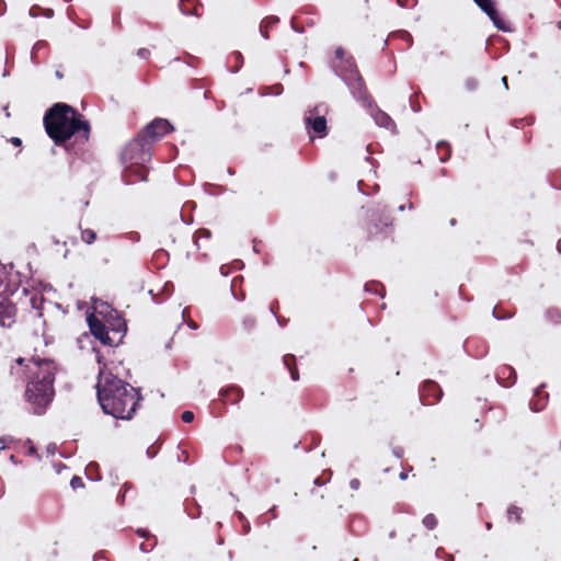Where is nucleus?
<instances>
[{
    "mask_svg": "<svg viewBox=\"0 0 561 561\" xmlns=\"http://www.w3.org/2000/svg\"><path fill=\"white\" fill-rule=\"evenodd\" d=\"M58 371L59 367L54 359L39 355H33L30 358L19 356L13 359L11 374H22L25 377L24 399L34 414H44L53 402Z\"/></svg>",
    "mask_w": 561,
    "mask_h": 561,
    "instance_id": "f257e3e1",
    "label": "nucleus"
},
{
    "mask_svg": "<svg viewBox=\"0 0 561 561\" xmlns=\"http://www.w3.org/2000/svg\"><path fill=\"white\" fill-rule=\"evenodd\" d=\"M96 396L104 413L122 420H130L141 400L137 389L115 376L105 365L99 370Z\"/></svg>",
    "mask_w": 561,
    "mask_h": 561,
    "instance_id": "f03ea898",
    "label": "nucleus"
},
{
    "mask_svg": "<svg viewBox=\"0 0 561 561\" xmlns=\"http://www.w3.org/2000/svg\"><path fill=\"white\" fill-rule=\"evenodd\" d=\"M44 127L55 145H65L77 135L87 141L90 137V124L75 107L66 103L54 104L44 115Z\"/></svg>",
    "mask_w": 561,
    "mask_h": 561,
    "instance_id": "7ed1b4c3",
    "label": "nucleus"
},
{
    "mask_svg": "<svg viewBox=\"0 0 561 561\" xmlns=\"http://www.w3.org/2000/svg\"><path fill=\"white\" fill-rule=\"evenodd\" d=\"M333 68L350 87L353 95L371 107L373 99L367 93L365 81L359 75L355 60L342 47H337L334 51Z\"/></svg>",
    "mask_w": 561,
    "mask_h": 561,
    "instance_id": "20e7f679",
    "label": "nucleus"
},
{
    "mask_svg": "<svg viewBox=\"0 0 561 561\" xmlns=\"http://www.w3.org/2000/svg\"><path fill=\"white\" fill-rule=\"evenodd\" d=\"M393 218L385 208L371 207L365 213L363 226L365 241H375L388 238Z\"/></svg>",
    "mask_w": 561,
    "mask_h": 561,
    "instance_id": "39448f33",
    "label": "nucleus"
},
{
    "mask_svg": "<svg viewBox=\"0 0 561 561\" xmlns=\"http://www.w3.org/2000/svg\"><path fill=\"white\" fill-rule=\"evenodd\" d=\"M152 146L138 134L122 151V160L124 163H146L151 158Z\"/></svg>",
    "mask_w": 561,
    "mask_h": 561,
    "instance_id": "423d86ee",
    "label": "nucleus"
},
{
    "mask_svg": "<svg viewBox=\"0 0 561 561\" xmlns=\"http://www.w3.org/2000/svg\"><path fill=\"white\" fill-rule=\"evenodd\" d=\"M329 113V105L319 103L309 111V115L305 117L307 129L312 130L319 137L328 135V126L325 115Z\"/></svg>",
    "mask_w": 561,
    "mask_h": 561,
    "instance_id": "0eeeda50",
    "label": "nucleus"
},
{
    "mask_svg": "<svg viewBox=\"0 0 561 561\" xmlns=\"http://www.w3.org/2000/svg\"><path fill=\"white\" fill-rule=\"evenodd\" d=\"M173 127L170 122L164 118H154L148 125H146L141 130L140 135L148 140V142L153 146L156 141L160 138L172 131Z\"/></svg>",
    "mask_w": 561,
    "mask_h": 561,
    "instance_id": "6e6552de",
    "label": "nucleus"
},
{
    "mask_svg": "<svg viewBox=\"0 0 561 561\" xmlns=\"http://www.w3.org/2000/svg\"><path fill=\"white\" fill-rule=\"evenodd\" d=\"M87 320L91 334L95 339H98L103 345H116L115 337H112V335H110L107 325L104 324L101 319H99L94 314H90Z\"/></svg>",
    "mask_w": 561,
    "mask_h": 561,
    "instance_id": "1a4fd4ad",
    "label": "nucleus"
},
{
    "mask_svg": "<svg viewBox=\"0 0 561 561\" xmlns=\"http://www.w3.org/2000/svg\"><path fill=\"white\" fill-rule=\"evenodd\" d=\"M24 299L23 304L30 306L31 317L33 319H41L43 317V307L46 301L44 295L39 290L23 289Z\"/></svg>",
    "mask_w": 561,
    "mask_h": 561,
    "instance_id": "9d476101",
    "label": "nucleus"
},
{
    "mask_svg": "<svg viewBox=\"0 0 561 561\" xmlns=\"http://www.w3.org/2000/svg\"><path fill=\"white\" fill-rule=\"evenodd\" d=\"M443 397V390L434 380H425L420 388V401L423 405H433Z\"/></svg>",
    "mask_w": 561,
    "mask_h": 561,
    "instance_id": "9b49d317",
    "label": "nucleus"
},
{
    "mask_svg": "<svg viewBox=\"0 0 561 561\" xmlns=\"http://www.w3.org/2000/svg\"><path fill=\"white\" fill-rule=\"evenodd\" d=\"M476 4L491 19L494 26L500 30L507 32L511 28L506 22L500 16L499 12L494 7L493 0H473Z\"/></svg>",
    "mask_w": 561,
    "mask_h": 561,
    "instance_id": "f8f14e48",
    "label": "nucleus"
},
{
    "mask_svg": "<svg viewBox=\"0 0 561 561\" xmlns=\"http://www.w3.org/2000/svg\"><path fill=\"white\" fill-rule=\"evenodd\" d=\"M16 307L7 297H0V325L11 328L15 323Z\"/></svg>",
    "mask_w": 561,
    "mask_h": 561,
    "instance_id": "ddd939ff",
    "label": "nucleus"
},
{
    "mask_svg": "<svg viewBox=\"0 0 561 561\" xmlns=\"http://www.w3.org/2000/svg\"><path fill=\"white\" fill-rule=\"evenodd\" d=\"M126 169L124 172L125 181L129 184L136 183L138 181H147L148 178V169L145 163H125Z\"/></svg>",
    "mask_w": 561,
    "mask_h": 561,
    "instance_id": "4468645a",
    "label": "nucleus"
},
{
    "mask_svg": "<svg viewBox=\"0 0 561 561\" xmlns=\"http://www.w3.org/2000/svg\"><path fill=\"white\" fill-rule=\"evenodd\" d=\"M243 396L242 388L237 385H229L219 390V400L222 404H238Z\"/></svg>",
    "mask_w": 561,
    "mask_h": 561,
    "instance_id": "2eb2a0df",
    "label": "nucleus"
},
{
    "mask_svg": "<svg viewBox=\"0 0 561 561\" xmlns=\"http://www.w3.org/2000/svg\"><path fill=\"white\" fill-rule=\"evenodd\" d=\"M370 115L373 116L375 123L379 127H383L392 133H396L397 125L394 121L386 112L375 106L374 108H371Z\"/></svg>",
    "mask_w": 561,
    "mask_h": 561,
    "instance_id": "dca6fc26",
    "label": "nucleus"
},
{
    "mask_svg": "<svg viewBox=\"0 0 561 561\" xmlns=\"http://www.w3.org/2000/svg\"><path fill=\"white\" fill-rule=\"evenodd\" d=\"M108 331L113 333L112 337H115L116 345L119 344L125 335L127 325L125 320L121 316H116L112 320H108Z\"/></svg>",
    "mask_w": 561,
    "mask_h": 561,
    "instance_id": "f3484780",
    "label": "nucleus"
},
{
    "mask_svg": "<svg viewBox=\"0 0 561 561\" xmlns=\"http://www.w3.org/2000/svg\"><path fill=\"white\" fill-rule=\"evenodd\" d=\"M179 8L184 15L188 16H201L203 12V5L198 0H180Z\"/></svg>",
    "mask_w": 561,
    "mask_h": 561,
    "instance_id": "a211bd4d",
    "label": "nucleus"
},
{
    "mask_svg": "<svg viewBox=\"0 0 561 561\" xmlns=\"http://www.w3.org/2000/svg\"><path fill=\"white\" fill-rule=\"evenodd\" d=\"M497 380L501 382L504 387H508L513 385L516 381V371L511 366H502L497 370Z\"/></svg>",
    "mask_w": 561,
    "mask_h": 561,
    "instance_id": "6ab92c4d",
    "label": "nucleus"
},
{
    "mask_svg": "<svg viewBox=\"0 0 561 561\" xmlns=\"http://www.w3.org/2000/svg\"><path fill=\"white\" fill-rule=\"evenodd\" d=\"M210 239H211V232H210V230H208L206 228H201V229L196 230V232L194 233V242L198 250L209 249Z\"/></svg>",
    "mask_w": 561,
    "mask_h": 561,
    "instance_id": "aec40b11",
    "label": "nucleus"
},
{
    "mask_svg": "<svg viewBox=\"0 0 561 561\" xmlns=\"http://www.w3.org/2000/svg\"><path fill=\"white\" fill-rule=\"evenodd\" d=\"M278 22H279V19L275 15L264 18L260 24L261 35L265 39H268L270 38V30L275 27Z\"/></svg>",
    "mask_w": 561,
    "mask_h": 561,
    "instance_id": "412c9836",
    "label": "nucleus"
},
{
    "mask_svg": "<svg viewBox=\"0 0 561 561\" xmlns=\"http://www.w3.org/2000/svg\"><path fill=\"white\" fill-rule=\"evenodd\" d=\"M283 362L284 365L289 370L291 379L294 381H297L299 379V371L296 364V356L293 354H286L283 357Z\"/></svg>",
    "mask_w": 561,
    "mask_h": 561,
    "instance_id": "4be33fe9",
    "label": "nucleus"
},
{
    "mask_svg": "<svg viewBox=\"0 0 561 561\" xmlns=\"http://www.w3.org/2000/svg\"><path fill=\"white\" fill-rule=\"evenodd\" d=\"M437 154L440 162H446L451 156V147L446 141H438L436 145Z\"/></svg>",
    "mask_w": 561,
    "mask_h": 561,
    "instance_id": "5701e85b",
    "label": "nucleus"
},
{
    "mask_svg": "<svg viewBox=\"0 0 561 561\" xmlns=\"http://www.w3.org/2000/svg\"><path fill=\"white\" fill-rule=\"evenodd\" d=\"M508 522L522 523L523 522V508L516 505H510L507 508Z\"/></svg>",
    "mask_w": 561,
    "mask_h": 561,
    "instance_id": "b1692460",
    "label": "nucleus"
},
{
    "mask_svg": "<svg viewBox=\"0 0 561 561\" xmlns=\"http://www.w3.org/2000/svg\"><path fill=\"white\" fill-rule=\"evenodd\" d=\"M365 290L371 293L374 295L383 297L385 296V287L379 282H368L365 285Z\"/></svg>",
    "mask_w": 561,
    "mask_h": 561,
    "instance_id": "393cba45",
    "label": "nucleus"
},
{
    "mask_svg": "<svg viewBox=\"0 0 561 561\" xmlns=\"http://www.w3.org/2000/svg\"><path fill=\"white\" fill-rule=\"evenodd\" d=\"M422 524L424 525V527L428 530H433L437 527L438 525V519L437 517L430 513L427 515H425L422 519Z\"/></svg>",
    "mask_w": 561,
    "mask_h": 561,
    "instance_id": "a878e982",
    "label": "nucleus"
},
{
    "mask_svg": "<svg viewBox=\"0 0 561 561\" xmlns=\"http://www.w3.org/2000/svg\"><path fill=\"white\" fill-rule=\"evenodd\" d=\"M157 545V538L154 536H148L145 538V540L140 543L139 549L142 552H150Z\"/></svg>",
    "mask_w": 561,
    "mask_h": 561,
    "instance_id": "bb28decb",
    "label": "nucleus"
},
{
    "mask_svg": "<svg viewBox=\"0 0 561 561\" xmlns=\"http://www.w3.org/2000/svg\"><path fill=\"white\" fill-rule=\"evenodd\" d=\"M81 239L84 243L91 244L96 240V232L92 229L81 230Z\"/></svg>",
    "mask_w": 561,
    "mask_h": 561,
    "instance_id": "cd10ccee",
    "label": "nucleus"
},
{
    "mask_svg": "<svg viewBox=\"0 0 561 561\" xmlns=\"http://www.w3.org/2000/svg\"><path fill=\"white\" fill-rule=\"evenodd\" d=\"M242 325H243V329H244L247 332H249V331H251L252 329H254V328H255V325H256V320H255V318H254V317H252V316H248V317H245V318L243 319V321H242Z\"/></svg>",
    "mask_w": 561,
    "mask_h": 561,
    "instance_id": "c85d7f7f",
    "label": "nucleus"
},
{
    "mask_svg": "<svg viewBox=\"0 0 561 561\" xmlns=\"http://www.w3.org/2000/svg\"><path fill=\"white\" fill-rule=\"evenodd\" d=\"M70 485L72 489H79V488H83L84 486V482L83 480L78 477V476H75L72 477L71 481H70Z\"/></svg>",
    "mask_w": 561,
    "mask_h": 561,
    "instance_id": "c756f323",
    "label": "nucleus"
},
{
    "mask_svg": "<svg viewBox=\"0 0 561 561\" xmlns=\"http://www.w3.org/2000/svg\"><path fill=\"white\" fill-rule=\"evenodd\" d=\"M181 420L184 422V423H191L193 422L194 420V413L192 411H184L182 414H181Z\"/></svg>",
    "mask_w": 561,
    "mask_h": 561,
    "instance_id": "7c9ffc66",
    "label": "nucleus"
},
{
    "mask_svg": "<svg viewBox=\"0 0 561 561\" xmlns=\"http://www.w3.org/2000/svg\"><path fill=\"white\" fill-rule=\"evenodd\" d=\"M466 85H467L468 90L473 91V90H476V89H477V87H478V81H477V80H474V79H468V80L466 81Z\"/></svg>",
    "mask_w": 561,
    "mask_h": 561,
    "instance_id": "2f4dec72",
    "label": "nucleus"
},
{
    "mask_svg": "<svg viewBox=\"0 0 561 561\" xmlns=\"http://www.w3.org/2000/svg\"><path fill=\"white\" fill-rule=\"evenodd\" d=\"M137 55L142 59H147L150 56V50L147 48H140L138 49Z\"/></svg>",
    "mask_w": 561,
    "mask_h": 561,
    "instance_id": "473e14b6",
    "label": "nucleus"
},
{
    "mask_svg": "<svg viewBox=\"0 0 561 561\" xmlns=\"http://www.w3.org/2000/svg\"><path fill=\"white\" fill-rule=\"evenodd\" d=\"M41 12H42V8H41V7H38V5H33V7L30 9V15H31V16H34V18L38 16Z\"/></svg>",
    "mask_w": 561,
    "mask_h": 561,
    "instance_id": "72a5a7b5",
    "label": "nucleus"
},
{
    "mask_svg": "<svg viewBox=\"0 0 561 561\" xmlns=\"http://www.w3.org/2000/svg\"><path fill=\"white\" fill-rule=\"evenodd\" d=\"M136 534L144 539L147 538L148 536H152L147 529L142 528L137 529Z\"/></svg>",
    "mask_w": 561,
    "mask_h": 561,
    "instance_id": "f704fd0d",
    "label": "nucleus"
},
{
    "mask_svg": "<svg viewBox=\"0 0 561 561\" xmlns=\"http://www.w3.org/2000/svg\"><path fill=\"white\" fill-rule=\"evenodd\" d=\"M350 486L353 489V490H358L359 486H360V481L358 479H352L350 481Z\"/></svg>",
    "mask_w": 561,
    "mask_h": 561,
    "instance_id": "c9c22d12",
    "label": "nucleus"
},
{
    "mask_svg": "<svg viewBox=\"0 0 561 561\" xmlns=\"http://www.w3.org/2000/svg\"><path fill=\"white\" fill-rule=\"evenodd\" d=\"M10 142L15 147H20L22 145V140L19 137H12Z\"/></svg>",
    "mask_w": 561,
    "mask_h": 561,
    "instance_id": "e433bc0d",
    "label": "nucleus"
},
{
    "mask_svg": "<svg viewBox=\"0 0 561 561\" xmlns=\"http://www.w3.org/2000/svg\"><path fill=\"white\" fill-rule=\"evenodd\" d=\"M493 314H494V317H496L497 319H504V318H507V316H501V314L497 312V308H494V310H493ZM508 317H511V316L508 314Z\"/></svg>",
    "mask_w": 561,
    "mask_h": 561,
    "instance_id": "4c0bfd02",
    "label": "nucleus"
},
{
    "mask_svg": "<svg viewBox=\"0 0 561 561\" xmlns=\"http://www.w3.org/2000/svg\"><path fill=\"white\" fill-rule=\"evenodd\" d=\"M5 11V2L3 0H0V15L3 14Z\"/></svg>",
    "mask_w": 561,
    "mask_h": 561,
    "instance_id": "58836bf2",
    "label": "nucleus"
},
{
    "mask_svg": "<svg viewBox=\"0 0 561 561\" xmlns=\"http://www.w3.org/2000/svg\"><path fill=\"white\" fill-rule=\"evenodd\" d=\"M53 14H54V11H53L51 9H46V10H45V15H46L47 18H51V16H53Z\"/></svg>",
    "mask_w": 561,
    "mask_h": 561,
    "instance_id": "ea45409f",
    "label": "nucleus"
},
{
    "mask_svg": "<svg viewBox=\"0 0 561 561\" xmlns=\"http://www.w3.org/2000/svg\"><path fill=\"white\" fill-rule=\"evenodd\" d=\"M502 82H503V84H504L505 89H506V90H508V82H507V77H506V76H504V77L502 78Z\"/></svg>",
    "mask_w": 561,
    "mask_h": 561,
    "instance_id": "a19ab883",
    "label": "nucleus"
},
{
    "mask_svg": "<svg viewBox=\"0 0 561 561\" xmlns=\"http://www.w3.org/2000/svg\"><path fill=\"white\" fill-rule=\"evenodd\" d=\"M324 483H325V481H322V480H321V478H317V479L314 480V484H316V485H322V484H324Z\"/></svg>",
    "mask_w": 561,
    "mask_h": 561,
    "instance_id": "79ce46f5",
    "label": "nucleus"
},
{
    "mask_svg": "<svg viewBox=\"0 0 561 561\" xmlns=\"http://www.w3.org/2000/svg\"><path fill=\"white\" fill-rule=\"evenodd\" d=\"M408 478V473L407 472H401L400 473V479L401 480H405Z\"/></svg>",
    "mask_w": 561,
    "mask_h": 561,
    "instance_id": "37998d69",
    "label": "nucleus"
},
{
    "mask_svg": "<svg viewBox=\"0 0 561 561\" xmlns=\"http://www.w3.org/2000/svg\"><path fill=\"white\" fill-rule=\"evenodd\" d=\"M4 365V358L0 355V369L3 367Z\"/></svg>",
    "mask_w": 561,
    "mask_h": 561,
    "instance_id": "c03bdc74",
    "label": "nucleus"
},
{
    "mask_svg": "<svg viewBox=\"0 0 561 561\" xmlns=\"http://www.w3.org/2000/svg\"><path fill=\"white\" fill-rule=\"evenodd\" d=\"M456 222H457V221H456V219H451V220H450V225H451V226H455V225H456Z\"/></svg>",
    "mask_w": 561,
    "mask_h": 561,
    "instance_id": "a18cd8bd",
    "label": "nucleus"
},
{
    "mask_svg": "<svg viewBox=\"0 0 561 561\" xmlns=\"http://www.w3.org/2000/svg\"><path fill=\"white\" fill-rule=\"evenodd\" d=\"M33 453H35V448H34V447H31V448H30V454H33Z\"/></svg>",
    "mask_w": 561,
    "mask_h": 561,
    "instance_id": "49530a36",
    "label": "nucleus"
},
{
    "mask_svg": "<svg viewBox=\"0 0 561 561\" xmlns=\"http://www.w3.org/2000/svg\"><path fill=\"white\" fill-rule=\"evenodd\" d=\"M390 537L394 538V537H396V531H392V533L390 534Z\"/></svg>",
    "mask_w": 561,
    "mask_h": 561,
    "instance_id": "de8ad7c7",
    "label": "nucleus"
},
{
    "mask_svg": "<svg viewBox=\"0 0 561 561\" xmlns=\"http://www.w3.org/2000/svg\"><path fill=\"white\" fill-rule=\"evenodd\" d=\"M191 327H192L193 329H196V328H197V327H196V324H194V323H191Z\"/></svg>",
    "mask_w": 561,
    "mask_h": 561,
    "instance_id": "09e8293b",
    "label": "nucleus"
},
{
    "mask_svg": "<svg viewBox=\"0 0 561 561\" xmlns=\"http://www.w3.org/2000/svg\"><path fill=\"white\" fill-rule=\"evenodd\" d=\"M191 327H192L193 329H196V328H197V327H196V324H194V323H191Z\"/></svg>",
    "mask_w": 561,
    "mask_h": 561,
    "instance_id": "8fccbe9b",
    "label": "nucleus"
},
{
    "mask_svg": "<svg viewBox=\"0 0 561 561\" xmlns=\"http://www.w3.org/2000/svg\"><path fill=\"white\" fill-rule=\"evenodd\" d=\"M353 561H358V559H354Z\"/></svg>",
    "mask_w": 561,
    "mask_h": 561,
    "instance_id": "3c124183",
    "label": "nucleus"
},
{
    "mask_svg": "<svg viewBox=\"0 0 561 561\" xmlns=\"http://www.w3.org/2000/svg\"><path fill=\"white\" fill-rule=\"evenodd\" d=\"M0 449H3V447H0Z\"/></svg>",
    "mask_w": 561,
    "mask_h": 561,
    "instance_id": "603ef678",
    "label": "nucleus"
}]
</instances>
